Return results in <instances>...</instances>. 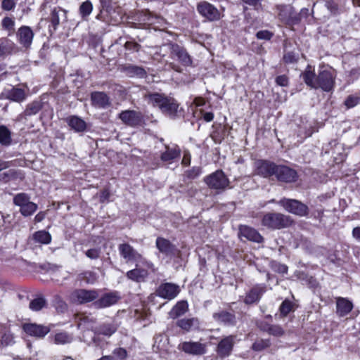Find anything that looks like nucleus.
<instances>
[{"label":"nucleus","mask_w":360,"mask_h":360,"mask_svg":"<svg viewBox=\"0 0 360 360\" xmlns=\"http://www.w3.org/2000/svg\"><path fill=\"white\" fill-rule=\"evenodd\" d=\"M46 302L43 297H38L30 301V309L33 311H39L46 306Z\"/></svg>","instance_id":"4c0bfd02"},{"label":"nucleus","mask_w":360,"mask_h":360,"mask_svg":"<svg viewBox=\"0 0 360 360\" xmlns=\"http://www.w3.org/2000/svg\"><path fill=\"white\" fill-rule=\"evenodd\" d=\"M188 304L186 301L182 300L178 302L172 308L170 315H183L188 311Z\"/></svg>","instance_id":"e433bc0d"},{"label":"nucleus","mask_w":360,"mask_h":360,"mask_svg":"<svg viewBox=\"0 0 360 360\" xmlns=\"http://www.w3.org/2000/svg\"><path fill=\"white\" fill-rule=\"evenodd\" d=\"M6 97L13 101L22 102L25 99V93L22 89L13 88L7 92Z\"/></svg>","instance_id":"2f4dec72"},{"label":"nucleus","mask_w":360,"mask_h":360,"mask_svg":"<svg viewBox=\"0 0 360 360\" xmlns=\"http://www.w3.org/2000/svg\"><path fill=\"white\" fill-rule=\"evenodd\" d=\"M179 285L173 283H164L160 284L155 290L156 295L166 299L173 300L180 292Z\"/></svg>","instance_id":"6e6552de"},{"label":"nucleus","mask_w":360,"mask_h":360,"mask_svg":"<svg viewBox=\"0 0 360 360\" xmlns=\"http://www.w3.org/2000/svg\"><path fill=\"white\" fill-rule=\"evenodd\" d=\"M113 354L120 359H124L127 356V351L121 347L115 349L113 351Z\"/></svg>","instance_id":"864d4df0"},{"label":"nucleus","mask_w":360,"mask_h":360,"mask_svg":"<svg viewBox=\"0 0 360 360\" xmlns=\"http://www.w3.org/2000/svg\"><path fill=\"white\" fill-rule=\"evenodd\" d=\"M67 122L68 125L75 131H84L86 128V123L84 120L78 116H70L68 117Z\"/></svg>","instance_id":"b1692460"},{"label":"nucleus","mask_w":360,"mask_h":360,"mask_svg":"<svg viewBox=\"0 0 360 360\" xmlns=\"http://www.w3.org/2000/svg\"><path fill=\"white\" fill-rule=\"evenodd\" d=\"M120 298V294L117 291L108 292L96 300L94 305L97 308L108 307L117 303Z\"/></svg>","instance_id":"f3484780"},{"label":"nucleus","mask_w":360,"mask_h":360,"mask_svg":"<svg viewBox=\"0 0 360 360\" xmlns=\"http://www.w3.org/2000/svg\"><path fill=\"white\" fill-rule=\"evenodd\" d=\"M49 338H51L53 342L58 345L70 344L73 341L72 335L66 331H58L51 335Z\"/></svg>","instance_id":"5701e85b"},{"label":"nucleus","mask_w":360,"mask_h":360,"mask_svg":"<svg viewBox=\"0 0 360 360\" xmlns=\"http://www.w3.org/2000/svg\"><path fill=\"white\" fill-rule=\"evenodd\" d=\"M170 56L172 58H176L184 66H188L192 63L191 58L186 49L178 44L171 45Z\"/></svg>","instance_id":"4468645a"},{"label":"nucleus","mask_w":360,"mask_h":360,"mask_svg":"<svg viewBox=\"0 0 360 360\" xmlns=\"http://www.w3.org/2000/svg\"><path fill=\"white\" fill-rule=\"evenodd\" d=\"M85 255L91 259H97L100 257L101 250L100 248H90L84 252Z\"/></svg>","instance_id":"49530a36"},{"label":"nucleus","mask_w":360,"mask_h":360,"mask_svg":"<svg viewBox=\"0 0 360 360\" xmlns=\"http://www.w3.org/2000/svg\"><path fill=\"white\" fill-rule=\"evenodd\" d=\"M60 12L62 13L64 16H65V11L57 8H54L51 13L50 20L53 25L54 29H56L60 23Z\"/></svg>","instance_id":"c03bdc74"},{"label":"nucleus","mask_w":360,"mask_h":360,"mask_svg":"<svg viewBox=\"0 0 360 360\" xmlns=\"http://www.w3.org/2000/svg\"><path fill=\"white\" fill-rule=\"evenodd\" d=\"M124 71L131 77L143 78L146 76V71L142 67L137 65H127L124 67Z\"/></svg>","instance_id":"393cba45"},{"label":"nucleus","mask_w":360,"mask_h":360,"mask_svg":"<svg viewBox=\"0 0 360 360\" xmlns=\"http://www.w3.org/2000/svg\"><path fill=\"white\" fill-rule=\"evenodd\" d=\"M198 12L208 21H217L220 20L219 11L212 4L207 1H201L197 5Z\"/></svg>","instance_id":"0eeeda50"},{"label":"nucleus","mask_w":360,"mask_h":360,"mask_svg":"<svg viewBox=\"0 0 360 360\" xmlns=\"http://www.w3.org/2000/svg\"><path fill=\"white\" fill-rule=\"evenodd\" d=\"M278 165L267 160H258L256 162V174L263 177L276 175Z\"/></svg>","instance_id":"dca6fc26"},{"label":"nucleus","mask_w":360,"mask_h":360,"mask_svg":"<svg viewBox=\"0 0 360 360\" xmlns=\"http://www.w3.org/2000/svg\"><path fill=\"white\" fill-rule=\"evenodd\" d=\"M198 319L195 318L191 319H183L178 322V326L181 327L182 329L188 331L193 328H196L198 326Z\"/></svg>","instance_id":"c9c22d12"},{"label":"nucleus","mask_w":360,"mask_h":360,"mask_svg":"<svg viewBox=\"0 0 360 360\" xmlns=\"http://www.w3.org/2000/svg\"><path fill=\"white\" fill-rule=\"evenodd\" d=\"M203 117L206 122H211L214 118V115L212 112H205Z\"/></svg>","instance_id":"052dcab7"},{"label":"nucleus","mask_w":360,"mask_h":360,"mask_svg":"<svg viewBox=\"0 0 360 360\" xmlns=\"http://www.w3.org/2000/svg\"><path fill=\"white\" fill-rule=\"evenodd\" d=\"M354 5L360 6V0H353Z\"/></svg>","instance_id":"774afa93"},{"label":"nucleus","mask_w":360,"mask_h":360,"mask_svg":"<svg viewBox=\"0 0 360 360\" xmlns=\"http://www.w3.org/2000/svg\"><path fill=\"white\" fill-rule=\"evenodd\" d=\"M276 271L280 274H286L288 271V266L285 264H278L276 265Z\"/></svg>","instance_id":"4d7b16f0"},{"label":"nucleus","mask_w":360,"mask_h":360,"mask_svg":"<svg viewBox=\"0 0 360 360\" xmlns=\"http://www.w3.org/2000/svg\"><path fill=\"white\" fill-rule=\"evenodd\" d=\"M264 291L265 288L262 286H256L253 288L245 296V302L246 304H252L259 301Z\"/></svg>","instance_id":"a878e982"},{"label":"nucleus","mask_w":360,"mask_h":360,"mask_svg":"<svg viewBox=\"0 0 360 360\" xmlns=\"http://www.w3.org/2000/svg\"><path fill=\"white\" fill-rule=\"evenodd\" d=\"M338 312L340 314H347L353 309V304L346 298L338 297L336 301Z\"/></svg>","instance_id":"c85d7f7f"},{"label":"nucleus","mask_w":360,"mask_h":360,"mask_svg":"<svg viewBox=\"0 0 360 360\" xmlns=\"http://www.w3.org/2000/svg\"><path fill=\"white\" fill-rule=\"evenodd\" d=\"M15 21L14 18L5 16L1 20V27L5 30L8 36H11L15 33Z\"/></svg>","instance_id":"7c9ffc66"},{"label":"nucleus","mask_w":360,"mask_h":360,"mask_svg":"<svg viewBox=\"0 0 360 360\" xmlns=\"http://www.w3.org/2000/svg\"><path fill=\"white\" fill-rule=\"evenodd\" d=\"M269 346V340H259L256 341L252 345V349H254L255 351H261V350L268 347Z\"/></svg>","instance_id":"de8ad7c7"},{"label":"nucleus","mask_w":360,"mask_h":360,"mask_svg":"<svg viewBox=\"0 0 360 360\" xmlns=\"http://www.w3.org/2000/svg\"><path fill=\"white\" fill-rule=\"evenodd\" d=\"M16 2L15 0H3L1 7L4 11H10L15 8Z\"/></svg>","instance_id":"09e8293b"},{"label":"nucleus","mask_w":360,"mask_h":360,"mask_svg":"<svg viewBox=\"0 0 360 360\" xmlns=\"http://www.w3.org/2000/svg\"><path fill=\"white\" fill-rule=\"evenodd\" d=\"M301 77L305 84L312 89H321L323 91L330 92L335 86V74L330 68H323L319 70L316 75L314 69L307 65L301 74Z\"/></svg>","instance_id":"f257e3e1"},{"label":"nucleus","mask_w":360,"mask_h":360,"mask_svg":"<svg viewBox=\"0 0 360 360\" xmlns=\"http://www.w3.org/2000/svg\"><path fill=\"white\" fill-rule=\"evenodd\" d=\"M41 108V105L39 101H33L28 104L25 110L19 115V120L26 118L27 116L34 115L39 112Z\"/></svg>","instance_id":"c756f323"},{"label":"nucleus","mask_w":360,"mask_h":360,"mask_svg":"<svg viewBox=\"0 0 360 360\" xmlns=\"http://www.w3.org/2000/svg\"><path fill=\"white\" fill-rule=\"evenodd\" d=\"M291 224L290 218L281 213H267L262 219V226L271 229H281Z\"/></svg>","instance_id":"7ed1b4c3"},{"label":"nucleus","mask_w":360,"mask_h":360,"mask_svg":"<svg viewBox=\"0 0 360 360\" xmlns=\"http://www.w3.org/2000/svg\"><path fill=\"white\" fill-rule=\"evenodd\" d=\"M139 45L137 43L127 41L125 44L126 49L129 50H133L135 51H138L139 50Z\"/></svg>","instance_id":"5fc2aeb1"},{"label":"nucleus","mask_w":360,"mask_h":360,"mask_svg":"<svg viewBox=\"0 0 360 360\" xmlns=\"http://www.w3.org/2000/svg\"><path fill=\"white\" fill-rule=\"evenodd\" d=\"M234 343V337L232 335L223 338L217 345V354L221 358L229 356L231 353Z\"/></svg>","instance_id":"aec40b11"},{"label":"nucleus","mask_w":360,"mask_h":360,"mask_svg":"<svg viewBox=\"0 0 360 360\" xmlns=\"http://www.w3.org/2000/svg\"><path fill=\"white\" fill-rule=\"evenodd\" d=\"M272 33L267 30H262L257 33V37L259 39L269 40L271 38Z\"/></svg>","instance_id":"3c124183"},{"label":"nucleus","mask_w":360,"mask_h":360,"mask_svg":"<svg viewBox=\"0 0 360 360\" xmlns=\"http://www.w3.org/2000/svg\"><path fill=\"white\" fill-rule=\"evenodd\" d=\"M110 193L107 190L102 191L101 195V201L104 202L109 198Z\"/></svg>","instance_id":"bf43d9fd"},{"label":"nucleus","mask_w":360,"mask_h":360,"mask_svg":"<svg viewBox=\"0 0 360 360\" xmlns=\"http://www.w3.org/2000/svg\"><path fill=\"white\" fill-rule=\"evenodd\" d=\"M296 308V305L290 300H284L281 307L280 311L282 315H287L289 313L294 312Z\"/></svg>","instance_id":"a19ab883"},{"label":"nucleus","mask_w":360,"mask_h":360,"mask_svg":"<svg viewBox=\"0 0 360 360\" xmlns=\"http://www.w3.org/2000/svg\"><path fill=\"white\" fill-rule=\"evenodd\" d=\"M283 60L286 63H294L297 61V57L292 52H288L283 56Z\"/></svg>","instance_id":"8fccbe9b"},{"label":"nucleus","mask_w":360,"mask_h":360,"mask_svg":"<svg viewBox=\"0 0 360 360\" xmlns=\"http://www.w3.org/2000/svg\"><path fill=\"white\" fill-rule=\"evenodd\" d=\"M34 32L30 27L22 25L18 28L16 32V37L18 43L25 49L30 47L33 38Z\"/></svg>","instance_id":"f8f14e48"},{"label":"nucleus","mask_w":360,"mask_h":360,"mask_svg":"<svg viewBox=\"0 0 360 360\" xmlns=\"http://www.w3.org/2000/svg\"><path fill=\"white\" fill-rule=\"evenodd\" d=\"M275 176L278 181L286 183L294 182L297 179V172L285 165H278Z\"/></svg>","instance_id":"2eb2a0df"},{"label":"nucleus","mask_w":360,"mask_h":360,"mask_svg":"<svg viewBox=\"0 0 360 360\" xmlns=\"http://www.w3.org/2000/svg\"><path fill=\"white\" fill-rule=\"evenodd\" d=\"M120 255L126 260L127 263H143L148 269H151L153 264L143 258L132 246L128 243L120 244L118 247Z\"/></svg>","instance_id":"20e7f679"},{"label":"nucleus","mask_w":360,"mask_h":360,"mask_svg":"<svg viewBox=\"0 0 360 360\" xmlns=\"http://www.w3.org/2000/svg\"><path fill=\"white\" fill-rule=\"evenodd\" d=\"M98 296V294L96 290L78 289L71 293L70 300L73 302L83 304L94 300Z\"/></svg>","instance_id":"9d476101"},{"label":"nucleus","mask_w":360,"mask_h":360,"mask_svg":"<svg viewBox=\"0 0 360 360\" xmlns=\"http://www.w3.org/2000/svg\"><path fill=\"white\" fill-rule=\"evenodd\" d=\"M278 17L281 21L286 24H295L300 18L294 14L293 8L290 6H278Z\"/></svg>","instance_id":"6ab92c4d"},{"label":"nucleus","mask_w":360,"mask_h":360,"mask_svg":"<svg viewBox=\"0 0 360 360\" xmlns=\"http://www.w3.org/2000/svg\"><path fill=\"white\" fill-rule=\"evenodd\" d=\"M148 267L143 263H136V267L134 269L128 271L126 274L127 278L135 282H144L149 275ZM153 270V266L150 269Z\"/></svg>","instance_id":"9b49d317"},{"label":"nucleus","mask_w":360,"mask_h":360,"mask_svg":"<svg viewBox=\"0 0 360 360\" xmlns=\"http://www.w3.org/2000/svg\"><path fill=\"white\" fill-rule=\"evenodd\" d=\"M182 164H184L185 165H188L189 164V160L187 159L186 155H184V157L182 160Z\"/></svg>","instance_id":"69168bd1"},{"label":"nucleus","mask_w":360,"mask_h":360,"mask_svg":"<svg viewBox=\"0 0 360 360\" xmlns=\"http://www.w3.org/2000/svg\"><path fill=\"white\" fill-rule=\"evenodd\" d=\"M276 82L277 84L281 86H286L288 84V79L285 75H281L277 77Z\"/></svg>","instance_id":"603ef678"},{"label":"nucleus","mask_w":360,"mask_h":360,"mask_svg":"<svg viewBox=\"0 0 360 360\" xmlns=\"http://www.w3.org/2000/svg\"><path fill=\"white\" fill-rule=\"evenodd\" d=\"M93 10V6L89 0L83 2L79 7V13L83 19L88 17Z\"/></svg>","instance_id":"37998d69"},{"label":"nucleus","mask_w":360,"mask_h":360,"mask_svg":"<svg viewBox=\"0 0 360 360\" xmlns=\"http://www.w3.org/2000/svg\"><path fill=\"white\" fill-rule=\"evenodd\" d=\"M9 167L8 162L0 160V171Z\"/></svg>","instance_id":"0e129e2a"},{"label":"nucleus","mask_w":360,"mask_h":360,"mask_svg":"<svg viewBox=\"0 0 360 360\" xmlns=\"http://www.w3.org/2000/svg\"><path fill=\"white\" fill-rule=\"evenodd\" d=\"M261 330L268 332L269 334L275 336H281L283 333V329L278 326L270 325L269 323H264L259 326Z\"/></svg>","instance_id":"72a5a7b5"},{"label":"nucleus","mask_w":360,"mask_h":360,"mask_svg":"<svg viewBox=\"0 0 360 360\" xmlns=\"http://www.w3.org/2000/svg\"><path fill=\"white\" fill-rule=\"evenodd\" d=\"M149 101L155 107L171 117L176 115L179 105L173 98L165 97L160 94H152L149 95Z\"/></svg>","instance_id":"f03ea898"},{"label":"nucleus","mask_w":360,"mask_h":360,"mask_svg":"<svg viewBox=\"0 0 360 360\" xmlns=\"http://www.w3.org/2000/svg\"><path fill=\"white\" fill-rule=\"evenodd\" d=\"M22 329L27 335L37 338H44L51 330L49 326L37 323H25Z\"/></svg>","instance_id":"ddd939ff"},{"label":"nucleus","mask_w":360,"mask_h":360,"mask_svg":"<svg viewBox=\"0 0 360 360\" xmlns=\"http://www.w3.org/2000/svg\"><path fill=\"white\" fill-rule=\"evenodd\" d=\"M11 143V131L4 125L0 126V143L8 146Z\"/></svg>","instance_id":"58836bf2"},{"label":"nucleus","mask_w":360,"mask_h":360,"mask_svg":"<svg viewBox=\"0 0 360 360\" xmlns=\"http://www.w3.org/2000/svg\"><path fill=\"white\" fill-rule=\"evenodd\" d=\"M360 103V97L357 95H349L345 99L344 103L347 109L357 105Z\"/></svg>","instance_id":"a18cd8bd"},{"label":"nucleus","mask_w":360,"mask_h":360,"mask_svg":"<svg viewBox=\"0 0 360 360\" xmlns=\"http://www.w3.org/2000/svg\"><path fill=\"white\" fill-rule=\"evenodd\" d=\"M37 205L33 202H30L25 205L23 207L20 209V212L24 217H28L32 215L37 210Z\"/></svg>","instance_id":"79ce46f5"},{"label":"nucleus","mask_w":360,"mask_h":360,"mask_svg":"<svg viewBox=\"0 0 360 360\" xmlns=\"http://www.w3.org/2000/svg\"><path fill=\"white\" fill-rule=\"evenodd\" d=\"M206 184L212 189L224 190L229 186V181L221 170H217L205 178Z\"/></svg>","instance_id":"39448f33"},{"label":"nucleus","mask_w":360,"mask_h":360,"mask_svg":"<svg viewBox=\"0 0 360 360\" xmlns=\"http://www.w3.org/2000/svg\"><path fill=\"white\" fill-rule=\"evenodd\" d=\"M45 212H39L34 217V221L36 222H41L45 218Z\"/></svg>","instance_id":"13d9d810"},{"label":"nucleus","mask_w":360,"mask_h":360,"mask_svg":"<svg viewBox=\"0 0 360 360\" xmlns=\"http://www.w3.org/2000/svg\"><path fill=\"white\" fill-rule=\"evenodd\" d=\"M284 209L292 214L303 217L308 214V207L300 201L292 199L283 198L278 202Z\"/></svg>","instance_id":"423d86ee"},{"label":"nucleus","mask_w":360,"mask_h":360,"mask_svg":"<svg viewBox=\"0 0 360 360\" xmlns=\"http://www.w3.org/2000/svg\"><path fill=\"white\" fill-rule=\"evenodd\" d=\"M206 347L207 346L205 344L193 341H185L180 343L178 346V349L179 350L194 356H199L205 354L207 351Z\"/></svg>","instance_id":"1a4fd4ad"},{"label":"nucleus","mask_w":360,"mask_h":360,"mask_svg":"<svg viewBox=\"0 0 360 360\" xmlns=\"http://www.w3.org/2000/svg\"><path fill=\"white\" fill-rule=\"evenodd\" d=\"M33 239L35 242L39 243L49 244L51 243V236L49 233L46 231H39L33 235Z\"/></svg>","instance_id":"473e14b6"},{"label":"nucleus","mask_w":360,"mask_h":360,"mask_svg":"<svg viewBox=\"0 0 360 360\" xmlns=\"http://www.w3.org/2000/svg\"><path fill=\"white\" fill-rule=\"evenodd\" d=\"M165 151L161 155V160L164 162L172 161L180 156L181 150L177 146L165 148Z\"/></svg>","instance_id":"cd10ccee"},{"label":"nucleus","mask_w":360,"mask_h":360,"mask_svg":"<svg viewBox=\"0 0 360 360\" xmlns=\"http://www.w3.org/2000/svg\"><path fill=\"white\" fill-rule=\"evenodd\" d=\"M30 202V197L25 193H20L15 195L13 198V203L20 207V208L23 207L25 205Z\"/></svg>","instance_id":"ea45409f"},{"label":"nucleus","mask_w":360,"mask_h":360,"mask_svg":"<svg viewBox=\"0 0 360 360\" xmlns=\"http://www.w3.org/2000/svg\"><path fill=\"white\" fill-rule=\"evenodd\" d=\"M119 117L124 124L131 127L139 125L143 118L141 113L135 110L122 111Z\"/></svg>","instance_id":"a211bd4d"},{"label":"nucleus","mask_w":360,"mask_h":360,"mask_svg":"<svg viewBox=\"0 0 360 360\" xmlns=\"http://www.w3.org/2000/svg\"><path fill=\"white\" fill-rule=\"evenodd\" d=\"M117 326L115 324L108 323L100 326L96 328V332L107 336L112 335L117 330Z\"/></svg>","instance_id":"f704fd0d"},{"label":"nucleus","mask_w":360,"mask_h":360,"mask_svg":"<svg viewBox=\"0 0 360 360\" xmlns=\"http://www.w3.org/2000/svg\"><path fill=\"white\" fill-rule=\"evenodd\" d=\"M308 11H309V10L307 8H302L301 10L300 15H304V14L307 15Z\"/></svg>","instance_id":"338daca9"},{"label":"nucleus","mask_w":360,"mask_h":360,"mask_svg":"<svg viewBox=\"0 0 360 360\" xmlns=\"http://www.w3.org/2000/svg\"><path fill=\"white\" fill-rule=\"evenodd\" d=\"M239 236L258 243H262L264 240L263 237L257 230L246 225L239 226Z\"/></svg>","instance_id":"412c9836"},{"label":"nucleus","mask_w":360,"mask_h":360,"mask_svg":"<svg viewBox=\"0 0 360 360\" xmlns=\"http://www.w3.org/2000/svg\"><path fill=\"white\" fill-rule=\"evenodd\" d=\"M352 237L360 243V226H357L352 230Z\"/></svg>","instance_id":"6e6d98bb"},{"label":"nucleus","mask_w":360,"mask_h":360,"mask_svg":"<svg viewBox=\"0 0 360 360\" xmlns=\"http://www.w3.org/2000/svg\"><path fill=\"white\" fill-rule=\"evenodd\" d=\"M244 3L248 4L251 6H257L260 0H242Z\"/></svg>","instance_id":"e2e57ef3"},{"label":"nucleus","mask_w":360,"mask_h":360,"mask_svg":"<svg viewBox=\"0 0 360 360\" xmlns=\"http://www.w3.org/2000/svg\"><path fill=\"white\" fill-rule=\"evenodd\" d=\"M91 100L92 105L98 108H106L110 104L108 96L103 92H93Z\"/></svg>","instance_id":"4be33fe9"},{"label":"nucleus","mask_w":360,"mask_h":360,"mask_svg":"<svg viewBox=\"0 0 360 360\" xmlns=\"http://www.w3.org/2000/svg\"><path fill=\"white\" fill-rule=\"evenodd\" d=\"M194 103L195 104L196 106H202L205 104V101L202 98H196L194 100Z\"/></svg>","instance_id":"680f3d73"},{"label":"nucleus","mask_w":360,"mask_h":360,"mask_svg":"<svg viewBox=\"0 0 360 360\" xmlns=\"http://www.w3.org/2000/svg\"><path fill=\"white\" fill-rule=\"evenodd\" d=\"M156 246L160 252L167 256L172 255L174 253V246L168 240L163 238H157Z\"/></svg>","instance_id":"bb28decb"}]
</instances>
